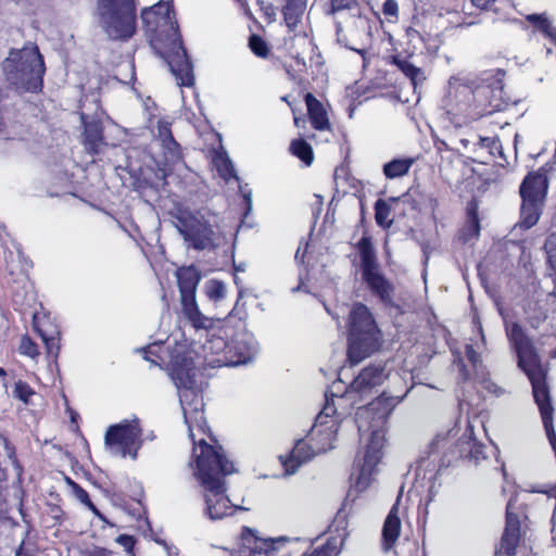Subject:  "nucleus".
<instances>
[{"instance_id":"obj_1","label":"nucleus","mask_w":556,"mask_h":556,"mask_svg":"<svg viewBox=\"0 0 556 556\" xmlns=\"http://www.w3.org/2000/svg\"><path fill=\"white\" fill-rule=\"evenodd\" d=\"M142 353L144 359L155 365L168 366L178 390L184 419L193 442L192 462L189 465L203 488L206 516L217 520L231 515L236 509H244L230 504L225 494V477L235 472L233 464L226 458L222 447L207 444L203 437L197 439L198 434H205L207 425L203 412V396L197 391V368L192 353L182 346L169 352L156 342L142 349Z\"/></svg>"},{"instance_id":"obj_2","label":"nucleus","mask_w":556,"mask_h":556,"mask_svg":"<svg viewBox=\"0 0 556 556\" xmlns=\"http://www.w3.org/2000/svg\"><path fill=\"white\" fill-rule=\"evenodd\" d=\"M387 377L384 366L372 365L364 368L349 388H344L342 381L333 382L331 397L326 393V403L311 429V443L298 440L288 456L279 457L286 475L295 473L300 466L316 454L331 450L339 426L350 415L351 408L368 396Z\"/></svg>"},{"instance_id":"obj_3","label":"nucleus","mask_w":556,"mask_h":556,"mask_svg":"<svg viewBox=\"0 0 556 556\" xmlns=\"http://www.w3.org/2000/svg\"><path fill=\"white\" fill-rule=\"evenodd\" d=\"M142 23L155 52L166 61L178 86L193 85V67L182 47L177 22L168 2L160 1L141 13Z\"/></svg>"},{"instance_id":"obj_4","label":"nucleus","mask_w":556,"mask_h":556,"mask_svg":"<svg viewBox=\"0 0 556 556\" xmlns=\"http://www.w3.org/2000/svg\"><path fill=\"white\" fill-rule=\"evenodd\" d=\"M502 85L491 75L476 79L470 77H452L443 108L457 123H466L482 115L501 110Z\"/></svg>"},{"instance_id":"obj_5","label":"nucleus","mask_w":556,"mask_h":556,"mask_svg":"<svg viewBox=\"0 0 556 556\" xmlns=\"http://www.w3.org/2000/svg\"><path fill=\"white\" fill-rule=\"evenodd\" d=\"M403 397L404 396H391L382 393L367 406L358 407L355 418L358 431L371 430V433L363 457V464L361 465L349 496L354 490L356 492H364L372 482L376 467L382 457L384 442L382 427Z\"/></svg>"},{"instance_id":"obj_6","label":"nucleus","mask_w":556,"mask_h":556,"mask_svg":"<svg viewBox=\"0 0 556 556\" xmlns=\"http://www.w3.org/2000/svg\"><path fill=\"white\" fill-rule=\"evenodd\" d=\"M381 340L380 330L369 308L356 303L349 315L348 357L352 365L358 364L375 352Z\"/></svg>"},{"instance_id":"obj_7","label":"nucleus","mask_w":556,"mask_h":556,"mask_svg":"<svg viewBox=\"0 0 556 556\" xmlns=\"http://www.w3.org/2000/svg\"><path fill=\"white\" fill-rule=\"evenodd\" d=\"M176 227L188 247L211 250L220 245L224 237L216 225V216L208 212L179 210Z\"/></svg>"},{"instance_id":"obj_8","label":"nucleus","mask_w":556,"mask_h":556,"mask_svg":"<svg viewBox=\"0 0 556 556\" xmlns=\"http://www.w3.org/2000/svg\"><path fill=\"white\" fill-rule=\"evenodd\" d=\"M97 16L101 28L111 39H129L136 31L134 0H98Z\"/></svg>"},{"instance_id":"obj_9","label":"nucleus","mask_w":556,"mask_h":556,"mask_svg":"<svg viewBox=\"0 0 556 556\" xmlns=\"http://www.w3.org/2000/svg\"><path fill=\"white\" fill-rule=\"evenodd\" d=\"M8 79L26 90L36 91L41 86L45 64L37 47H25L12 52L4 62Z\"/></svg>"},{"instance_id":"obj_10","label":"nucleus","mask_w":556,"mask_h":556,"mask_svg":"<svg viewBox=\"0 0 556 556\" xmlns=\"http://www.w3.org/2000/svg\"><path fill=\"white\" fill-rule=\"evenodd\" d=\"M357 248L361 255L362 277L365 283L367 285L368 289L384 305L395 306L394 287L381 274L380 266L377 262V256L374 251L370 239L367 237H363L357 243Z\"/></svg>"},{"instance_id":"obj_11","label":"nucleus","mask_w":556,"mask_h":556,"mask_svg":"<svg viewBox=\"0 0 556 556\" xmlns=\"http://www.w3.org/2000/svg\"><path fill=\"white\" fill-rule=\"evenodd\" d=\"M546 191L547 177L543 167L525 178L520 186L522 203L518 225L521 228L529 229L538 223Z\"/></svg>"},{"instance_id":"obj_12","label":"nucleus","mask_w":556,"mask_h":556,"mask_svg":"<svg viewBox=\"0 0 556 556\" xmlns=\"http://www.w3.org/2000/svg\"><path fill=\"white\" fill-rule=\"evenodd\" d=\"M141 434L142 430L137 418L125 419L108 428L104 435L105 448L113 456L122 458L129 456L136 459L142 445Z\"/></svg>"},{"instance_id":"obj_13","label":"nucleus","mask_w":556,"mask_h":556,"mask_svg":"<svg viewBox=\"0 0 556 556\" xmlns=\"http://www.w3.org/2000/svg\"><path fill=\"white\" fill-rule=\"evenodd\" d=\"M258 351V343L253 333L241 330L238 331L229 343L230 364L237 366L251 362Z\"/></svg>"},{"instance_id":"obj_14","label":"nucleus","mask_w":556,"mask_h":556,"mask_svg":"<svg viewBox=\"0 0 556 556\" xmlns=\"http://www.w3.org/2000/svg\"><path fill=\"white\" fill-rule=\"evenodd\" d=\"M275 551L266 540L257 538L250 529L244 528L238 548L232 556H274Z\"/></svg>"},{"instance_id":"obj_15","label":"nucleus","mask_w":556,"mask_h":556,"mask_svg":"<svg viewBox=\"0 0 556 556\" xmlns=\"http://www.w3.org/2000/svg\"><path fill=\"white\" fill-rule=\"evenodd\" d=\"M520 538V522L516 514L511 513V503L507 505L506 527L502 535L500 548L496 551L497 556H513Z\"/></svg>"},{"instance_id":"obj_16","label":"nucleus","mask_w":556,"mask_h":556,"mask_svg":"<svg viewBox=\"0 0 556 556\" xmlns=\"http://www.w3.org/2000/svg\"><path fill=\"white\" fill-rule=\"evenodd\" d=\"M204 362L212 368L231 366L229 343L222 337H212L202 346Z\"/></svg>"},{"instance_id":"obj_17","label":"nucleus","mask_w":556,"mask_h":556,"mask_svg":"<svg viewBox=\"0 0 556 556\" xmlns=\"http://www.w3.org/2000/svg\"><path fill=\"white\" fill-rule=\"evenodd\" d=\"M81 122L84 124V146L86 150L92 154L99 153L105 144L100 121L89 119L85 114H81Z\"/></svg>"},{"instance_id":"obj_18","label":"nucleus","mask_w":556,"mask_h":556,"mask_svg":"<svg viewBox=\"0 0 556 556\" xmlns=\"http://www.w3.org/2000/svg\"><path fill=\"white\" fill-rule=\"evenodd\" d=\"M153 131L155 134L156 139L161 142V146L165 151V159L172 163L179 161V146L172 136L169 122H167L166 119H159L156 124V129Z\"/></svg>"},{"instance_id":"obj_19","label":"nucleus","mask_w":556,"mask_h":556,"mask_svg":"<svg viewBox=\"0 0 556 556\" xmlns=\"http://www.w3.org/2000/svg\"><path fill=\"white\" fill-rule=\"evenodd\" d=\"M397 510V505H393L382 527V549L386 553L393 548L401 534L402 523Z\"/></svg>"},{"instance_id":"obj_20","label":"nucleus","mask_w":556,"mask_h":556,"mask_svg":"<svg viewBox=\"0 0 556 556\" xmlns=\"http://www.w3.org/2000/svg\"><path fill=\"white\" fill-rule=\"evenodd\" d=\"M181 309L186 318L197 329H207L212 325V320L204 316L197 304L195 293L180 294Z\"/></svg>"},{"instance_id":"obj_21","label":"nucleus","mask_w":556,"mask_h":556,"mask_svg":"<svg viewBox=\"0 0 556 556\" xmlns=\"http://www.w3.org/2000/svg\"><path fill=\"white\" fill-rule=\"evenodd\" d=\"M305 103L307 106V113L309 116L311 124L317 130H326L330 128V123L327 116V112L321 104L312 93L305 96Z\"/></svg>"},{"instance_id":"obj_22","label":"nucleus","mask_w":556,"mask_h":556,"mask_svg":"<svg viewBox=\"0 0 556 556\" xmlns=\"http://www.w3.org/2000/svg\"><path fill=\"white\" fill-rule=\"evenodd\" d=\"M472 4L478 9L485 10L491 4H493V12L498 15V18L504 21H513L520 25L522 29H526L527 26L522 21L510 18V13L514 10V4L510 0H471Z\"/></svg>"},{"instance_id":"obj_23","label":"nucleus","mask_w":556,"mask_h":556,"mask_svg":"<svg viewBox=\"0 0 556 556\" xmlns=\"http://www.w3.org/2000/svg\"><path fill=\"white\" fill-rule=\"evenodd\" d=\"M344 11L350 12V16L357 27L367 26L366 18L359 15L356 0H330L327 9L328 14L337 15Z\"/></svg>"},{"instance_id":"obj_24","label":"nucleus","mask_w":556,"mask_h":556,"mask_svg":"<svg viewBox=\"0 0 556 556\" xmlns=\"http://www.w3.org/2000/svg\"><path fill=\"white\" fill-rule=\"evenodd\" d=\"M393 64L412 81L414 89L426 80L422 68L416 66L409 58L396 55L393 58Z\"/></svg>"},{"instance_id":"obj_25","label":"nucleus","mask_w":556,"mask_h":556,"mask_svg":"<svg viewBox=\"0 0 556 556\" xmlns=\"http://www.w3.org/2000/svg\"><path fill=\"white\" fill-rule=\"evenodd\" d=\"M180 294L195 293L200 281V274L195 267H181L176 271Z\"/></svg>"},{"instance_id":"obj_26","label":"nucleus","mask_w":556,"mask_h":556,"mask_svg":"<svg viewBox=\"0 0 556 556\" xmlns=\"http://www.w3.org/2000/svg\"><path fill=\"white\" fill-rule=\"evenodd\" d=\"M306 10V0H287L283 7V18L289 30H293L301 22Z\"/></svg>"},{"instance_id":"obj_27","label":"nucleus","mask_w":556,"mask_h":556,"mask_svg":"<svg viewBox=\"0 0 556 556\" xmlns=\"http://www.w3.org/2000/svg\"><path fill=\"white\" fill-rule=\"evenodd\" d=\"M526 21L530 23L534 30L542 33L544 36L556 39V29L553 27L546 13L541 14H528Z\"/></svg>"},{"instance_id":"obj_28","label":"nucleus","mask_w":556,"mask_h":556,"mask_svg":"<svg viewBox=\"0 0 556 556\" xmlns=\"http://www.w3.org/2000/svg\"><path fill=\"white\" fill-rule=\"evenodd\" d=\"M414 163L413 159H395L383 165V174L389 179L406 175Z\"/></svg>"},{"instance_id":"obj_29","label":"nucleus","mask_w":556,"mask_h":556,"mask_svg":"<svg viewBox=\"0 0 556 556\" xmlns=\"http://www.w3.org/2000/svg\"><path fill=\"white\" fill-rule=\"evenodd\" d=\"M480 233V224L477 213V206L475 204H470L467 208V222L463 228L462 237L463 240L469 241Z\"/></svg>"},{"instance_id":"obj_30","label":"nucleus","mask_w":556,"mask_h":556,"mask_svg":"<svg viewBox=\"0 0 556 556\" xmlns=\"http://www.w3.org/2000/svg\"><path fill=\"white\" fill-rule=\"evenodd\" d=\"M473 152L483 157V153L494 156L500 153L501 144L495 137H479L477 142H473Z\"/></svg>"},{"instance_id":"obj_31","label":"nucleus","mask_w":556,"mask_h":556,"mask_svg":"<svg viewBox=\"0 0 556 556\" xmlns=\"http://www.w3.org/2000/svg\"><path fill=\"white\" fill-rule=\"evenodd\" d=\"M391 211V203L379 199L375 204L376 223L383 228H390L393 224V220L390 218Z\"/></svg>"},{"instance_id":"obj_32","label":"nucleus","mask_w":556,"mask_h":556,"mask_svg":"<svg viewBox=\"0 0 556 556\" xmlns=\"http://www.w3.org/2000/svg\"><path fill=\"white\" fill-rule=\"evenodd\" d=\"M292 154L298 156L306 165H311L313 162V150L312 147L304 140H293L290 146Z\"/></svg>"},{"instance_id":"obj_33","label":"nucleus","mask_w":556,"mask_h":556,"mask_svg":"<svg viewBox=\"0 0 556 556\" xmlns=\"http://www.w3.org/2000/svg\"><path fill=\"white\" fill-rule=\"evenodd\" d=\"M214 165L219 174V176L228 181L231 178L237 179L235 168L232 165V162L229 160L228 156L218 154L214 159Z\"/></svg>"},{"instance_id":"obj_34","label":"nucleus","mask_w":556,"mask_h":556,"mask_svg":"<svg viewBox=\"0 0 556 556\" xmlns=\"http://www.w3.org/2000/svg\"><path fill=\"white\" fill-rule=\"evenodd\" d=\"M205 292L210 300L217 302L225 299L227 289L224 282L210 280L205 283Z\"/></svg>"},{"instance_id":"obj_35","label":"nucleus","mask_w":556,"mask_h":556,"mask_svg":"<svg viewBox=\"0 0 556 556\" xmlns=\"http://www.w3.org/2000/svg\"><path fill=\"white\" fill-rule=\"evenodd\" d=\"M13 392L14 395L25 404H34V397L37 396V393L23 381H17L15 383Z\"/></svg>"},{"instance_id":"obj_36","label":"nucleus","mask_w":556,"mask_h":556,"mask_svg":"<svg viewBox=\"0 0 556 556\" xmlns=\"http://www.w3.org/2000/svg\"><path fill=\"white\" fill-rule=\"evenodd\" d=\"M249 46L253 53L260 58H266L268 55L267 43L257 35H252L249 40Z\"/></svg>"},{"instance_id":"obj_37","label":"nucleus","mask_w":556,"mask_h":556,"mask_svg":"<svg viewBox=\"0 0 556 556\" xmlns=\"http://www.w3.org/2000/svg\"><path fill=\"white\" fill-rule=\"evenodd\" d=\"M67 482L72 486L76 498L80 501L83 504L87 505L93 513L98 514L96 506L89 500L88 493L80 485H78L71 479H67Z\"/></svg>"},{"instance_id":"obj_38","label":"nucleus","mask_w":556,"mask_h":556,"mask_svg":"<svg viewBox=\"0 0 556 556\" xmlns=\"http://www.w3.org/2000/svg\"><path fill=\"white\" fill-rule=\"evenodd\" d=\"M467 445L470 458L475 459L477 463L480 459L485 458L484 446L473 440L471 435L468 438Z\"/></svg>"},{"instance_id":"obj_39","label":"nucleus","mask_w":556,"mask_h":556,"mask_svg":"<svg viewBox=\"0 0 556 556\" xmlns=\"http://www.w3.org/2000/svg\"><path fill=\"white\" fill-rule=\"evenodd\" d=\"M21 354L27 355L31 358L38 355L37 345L27 337H23L18 348Z\"/></svg>"},{"instance_id":"obj_40","label":"nucleus","mask_w":556,"mask_h":556,"mask_svg":"<svg viewBox=\"0 0 556 556\" xmlns=\"http://www.w3.org/2000/svg\"><path fill=\"white\" fill-rule=\"evenodd\" d=\"M338 549L336 543L327 542L323 546L316 548L313 553L304 556H337Z\"/></svg>"},{"instance_id":"obj_41","label":"nucleus","mask_w":556,"mask_h":556,"mask_svg":"<svg viewBox=\"0 0 556 556\" xmlns=\"http://www.w3.org/2000/svg\"><path fill=\"white\" fill-rule=\"evenodd\" d=\"M382 12L386 16L396 17L399 13L397 2L395 0H386Z\"/></svg>"},{"instance_id":"obj_42","label":"nucleus","mask_w":556,"mask_h":556,"mask_svg":"<svg viewBox=\"0 0 556 556\" xmlns=\"http://www.w3.org/2000/svg\"><path fill=\"white\" fill-rule=\"evenodd\" d=\"M466 356L467 359L470 362V364L477 368L478 365L481 363L480 355L473 350L471 345H466Z\"/></svg>"},{"instance_id":"obj_43","label":"nucleus","mask_w":556,"mask_h":556,"mask_svg":"<svg viewBox=\"0 0 556 556\" xmlns=\"http://www.w3.org/2000/svg\"><path fill=\"white\" fill-rule=\"evenodd\" d=\"M336 28H337V40H338V42H340V43H342V45H344L345 47L349 48V45L346 42V38L343 35V26H342L341 21H337L336 22ZM350 49L358 51L357 49L352 48V47H350Z\"/></svg>"},{"instance_id":"obj_44","label":"nucleus","mask_w":556,"mask_h":556,"mask_svg":"<svg viewBox=\"0 0 556 556\" xmlns=\"http://www.w3.org/2000/svg\"><path fill=\"white\" fill-rule=\"evenodd\" d=\"M41 339L46 342L48 349L50 350L52 345H54L53 336H49L47 332L38 328Z\"/></svg>"},{"instance_id":"obj_45","label":"nucleus","mask_w":556,"mask_h":556,"mask_svg":"<svg viewBox=\"0 0 556 556\" xmlns=\"http://www.w3.org/2000/svg\"><path fill=\"white\" fill-rule=\"evenodd\" d=\"M446 440V437L444 435H441V434H438L434 439V441L432 442V448H437L440 446V444L442 442H444Z\"/></svg>"},{"instance_id":"obj_46","label":"nucleus","mask_w":556,"mask_h":556,"mask_svg":"<svg viewBox=\"0 0 556 556\" xmlns=\"http://www.w3.org/2000/svg\"><path fill=\"white\" fill-rule=\"evenodd\" d=\"M292 112H293V115H294V116H293L294 125H295L296 127H301L302 125H304V124H305V119H303L302 117L298 116V115L295 114V111H294L293 109H292Z\"/></svg>"},{"instance_id":"obj_47","label":"nucleus","mask_w":556,"mask_h":556,"mask_svg":"<svg viewBox=\"0 0 556 556\" xmlns=\"http://www.w3.org/2000/svg\"><path fill=\"white\" fill-rule=\"evenodd\" d=\"M428 466H429L428 462H427V460H425V459H422V460L418 464V467H417V471H416L417 477H420V476H421V471H422L424 467L426 468V467H428Z\"/></svg>"},{"instance_id":"obj_48","label":"nucleus","mask_w":556,"mask_h":556,"mask_svg":"<svg viewBox=\"0 0 556 556\" xmlns=\"http://www.w3.org/2000/svg\"><path fill=\"white\" fill-rule=\"evenodd\" d=\"M434 476H435V471H434V468H432L429 471V477H427V472L424 473V479H428V481L431 482L432 479L434 478Z\"/></svg>"},{"instance_id":"obj_49","label":"nucleus","mask_w":556,"mask_h":556,"mask_svg":"<svg viewBox=\"0 0 556 556\" xmlns=\"http://www.w3.org/2000/svg\"><path fill=\"white\" fill-rule=\"evenodd\" d=\"M305 252L301 253V249L299 248L295 253V261L303 262Z\"/></svg>"},{"instance_id":"obj_50","label":"nucleus","mask_w":556,"mask_h":556,"mask_svg":"<svg viewBox=\"0 0 556 556\" xmlns=\"http://www.w3.org/2000/svg\"><path fill=\"white\" fill-rule=\"evenodd\" d=\"M282 100H283L285 102H287V104H288V105H291V102H290V101H288L287 97H283V98H282Z\"/></svg>"},{"instance_id":"obj_51","label":"nucleus","mask_w":556,"mask_h":556,"mask_svg":"<svg viewBox=\"0 0 556 556\" xmlns=\"http://www.w3.org/2000/svg\"><path fill=\"white\" fill-rule=\"evenodd\" d=\"M282 100H283L285 102H287V104H288V105H291V102H290V101H288L287 97H283V98H282Z\"/></svg>"},{"instance_id":"obj_52","label":"nucleus","mask_w":556,"mask_h":556,"mask_svg":"<svg viewBox=\"0 0 556 556\" xmlns=\"http://www.w3.org/2000/svg\"><path fill=\"white\" fill-rule=\"evenodd\" d=\"M282 100H283L285 102H287V104H288V105H291V102H290V101H288L287 97H283V98H282Z\"/></svg>"},{"instance_id":"obj_53","label":"nucleus","mask_w":556,"mask_h":556,"mask_svg":"<svg viewBox=\"0 0 556 556\" xmlns=\"http://www.w3.org/2000/svg\"><path fill=\"white\" fill-rule=\"evenodd\" d=\"M462 142L464 143L465 147L467 146V143H469V141L466 139H463Z\"/></svg>"},{"instance_id":"obj_54","label":"nucleus","mask_w":556,"mask_h":556,"mask_svg":"<svg viewBox=\"0 0 556 556\" xmlns=\"http://www.w3.org/2000/svg\"><path fill=\"white\" fill-rule=\"evenodd\" d=\"M4 375H5L4 370L2 368H0V377H2Z\"/></svg>"},{"instance_id":"obj_55","label":"nucleus","mask_w":556,"mask_h":556,"mask_svg":"<svg viewBox=\"0 0 556 556\" xmlns=\"http://www.w3.org/2000/svg\"><path fill=\"white\" fill-rule=\"evenodd\" d=\"M245 198H247L248 202L250 203L251 202L250 195H245Z\"/></svg>"}]
</instances>
